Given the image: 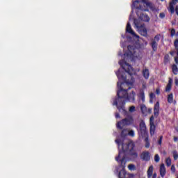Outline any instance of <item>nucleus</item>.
<instances>
[{"label": "nucleus", "mask_w": 178, "mask_h": 178, "mask_svg": "<svg viewBox=\"0 0 178 178\" xmlns=\"http://www.w3.org/2000/svg\"><path fill=\"white\" fill-rule=\"evenodd\" d=\"M165 165L166 166L169 167L172 165V159H170V157H168L165 159Z\"/></svg>", "instance_id": "obj_26"}, {"label": "nucleus", "mask_w": 178, "mask_h": 178, "mask_svg": "<svg viewBox=\"0 0 178 178\" xmlns=\"http://www.w3.org/2000/svg\"><path fill=\"white\" fill-rule=\"evenodd\" d=\"M171 171L172 173H175L176 172V167H175V165H171Z\"/></svg>", "instance_id": "obj_35"}, {"label": "nucleus", "mask_w": 178, "mask_h": 178, "mask_svg": "<svg viewBox=\"0 0 178 178\" xmlns=\"http://www.w3.org/2000/svg\"><path fill=\"white\" fill-rule=\"evenodd\" d=\"M175 13H176V15H178V6H175Z\"/></svg>", "instance_id": "obj_45"}, {"label": "nucleus", "mask_w": 178, "mask_h": 178, "mask_svg": "<svg viewBox=\"0 0 178 178\" xmlns=\"http://www.w3.org/2000/svg\"><path fill=\"white\" fill-rule=\"evenodd\" d=\"M136 5L137 6H140V5H142V6L149 8L151 10H155V6H154L152 3L148 1V0H141V1H139V3H137Z\"/></svg>", "instance_id": "obj_8"}, {"label": "nucleus", "mask_w": 178, "mask_h": 178, "mask_svg": "<svg viewBox=\"0 0 178 178\" xmlns=\"http://www.w3.org/2000/svg\"><path fill=\"white\" fill-rule=\"evenodd\" d=\"M170 35H171V37H175V35H177V37H178V32L176 33L175 29H171Z\"/></svg>", "instance_id": "obj_25"}, {"label": "nucleus", "mask_w": 178, "mask_h": 178, "mask_svg": "<svg viewBox=\"0 0 178 178\" xmlns=\"http://www.w3.org/2000/svg\"><path fill=\"white\" fill-rule=\"evenodd\" d=\"M140 159H142V161H145V162L151 161V154L149 153V152H143L140 154Z\"/></svg>", "instance_id": "obj_9"}, {"label": "nucleus", "mask_w": 178, "mask_h": 178, "mask_svg": "<svg viewBox=\"0 0 178 178\" xmlns=\"http://www.w3.org/2000/svg\"><path fill=\"white\" fill-rule=\"evenodd\" d=\"M115 118L116 119L120 118V114H119V113H115Z\"/></svg>", "instance_id": "obj_40"}, {"label": "nucleus", "mask_w": 178, "mask_h": 178, "mask_svg": "<svg viewBox=\"0 0 178 178\" xmlns=\"http://www.w3.org/2000/svg\"><path fill=\"white\" fill-rule=\"evenodd\" d=\"M115 74L118 79L122 80V83L118 82V87L119 90L117 92V97L115 101L113 102V105H115L118 108V106L120 105L122 102H124V105H126V102L123 100V99L128 98L129 95L127 92L129 90H131V87L129 86L130 84L127 82V77L126 76V72H120V70H118Z\"/></svg>", "instance_id": "obj_1"}, {"label": "nucleus", "mask_w": 178, "mask_h": 178, "mask_svg": "<svg viewBox=\"0 0 178 178\" xmlns=\"http://www.w3.org/2000/svg\"><path fill=\"white\" fill-rule=\"evenodd\" d=\"M156 94H157V95H159L161 94V90H159V88H157L156 90Z\"/></svg>", "instance_id": "obj_39"}, {"label": "nucleus", "mask_w": 178, "mask_h": 178, "mask_svg": "<svg viewBox=\"0 0 178 178\" xmlns=\"http://www.w3.org/2000/svg\"><path fill=\"white\" fill-rule=\"evenodd\" d=\"M115 143H116L118 145H120V140L116 139V140H115Z\"/></svg>", "instance_id": "obj_44"}, {"label": "nucleus", "mask_w": 178, "mask_h": 178, "mask_svg": "<svg viewBox=\"0 0 178 178\" xmlns=\"http://www.w3.org/2000/svg\"><path fill=\"white\" fill-rule=\"evenodd\" d=\"M129 134V130L127 129H122L120 136L122 138H126Z\"/></svg>", "instance_id": "obj_19"}, {"label": "nucleus", "mask_w": 178, "mask_h": 178, "mask_svg": "<svg viewBox=\"0 0 178 178\" xmlns=\"http://www.w3.org/2000/svg\"><path fill=\"white\" fill-rule=\"evenodd\" d=\"M150 45L154 52H156V51H158V42H156L155 40H152Z\"/></svg>", "instance_id": "obj_16"}, {"label": "nucleus", "mask_w": 178, "mask_h": 178, "mask_svg": "<svg viewBox=\"0 0 178 178\" xmlns=\"http://www.w3.org/2000/svg\"><path fill=\"white\" fill-rule=\"evenodd\" d=\"M149 133L150 136H154L155 134V130H156V126H155V117L152 115L149 118Z\"/></svg>", "instance_id": "obj_7"}, {"label": "nucleus", "mask_w": 178, "mask_h": 178, "mask_svg": "<svg viewBox=\"0 0 178 178\" xmlns=\"http://www.w3.org/2000/svg\"><path fill=\"white\" fill-rule=\"evenodd\" d=\"M168 104H173V93H170L167 97Z\"/></svg>", "instance_id": "obj_21"}, {"label": "nucleus", "mask_w": 178, "mask_h": 178, "mask_svg": "<svg viewBox=\"0 0 178 178\" xmlns=\"http://www.w3.org/2000/svg\"><path fill=\"white\" fill-rule=\"evenodd\" d=\"M170 62V56L169 54H165L164 56V65H168Z\"/></svg>", "instance_id": "obj_23"}, {"label": "nucleus", "mask_w": 178, "mask_h": 178, "mask_svg": "<svg viewBox=\"0 0 178 178\" xmlns=\"http://www.w3.org/2000/svg\"><path fill=\"white\" fill-rule=\"evenodd\" d=\"M162 2H163V1H165V0H161Z\"/></svg>", "instance_id": "obj_50"}, {"label": "nucleus", "mask_w": 178, "mask_h": 178, "mask_svg": "<svg viewBox=\"0 0 178 178\" xmlns=\"http://www.w3.org/2000/svg\"><path fill=\"white\" fill-rule=\"evenodd\" d=\"M177 56H178V48H177Z\"/></svg>", "instance_id": "obj_49"}, {"label": "nucleus", "mask_w": 178, "mask_h": 178, "mask_svg": "<svg viewBox=\"0 0 178 178\" xmlns=\"http://www.w3.org/2000/svg\"><path fill=\"white\" fill-rule=\"evenodd\" d=\"M149 97L151 98V99H154V98H155V94L154 93H150L149 94Z\"/></svg>", "instance_id": "obj_38"}, {"label": "nucleus", "mask_w": 178, "mask_h": 178, "mask_svg": "<svg viewBox=\"0 0 178 178\" xmlns=\"http://www.w3.org/2000/svg\"><path fill=\"white\" fill-rule=\"evenodd\" d=\"M174 47L177 49L178 48V39H176L174 42Z\"/></svg>", "instance_id": "obj_34"}, {"label": "nucleus", "mask_w": 178, "mask_h": 178, "mask_svg": "<svg viewBox=\"0 0 178 178\" xmlns=\"http://www.w3.org/2000/svg\"><path fill=\"white\" fill-rule=\"evenodd\" d=\"M140 111H141L143 115H145V113H147V106H145V104H141L140 105Z\"/></svg>", "instance_id": "obj_24"}, {"label": "nucleus", "mask_w": 178, "mask_h": 178, "mask_svg": "<svg viewBox=\"0 0 178 178\" xmlns=\"http://www.w3.org/2000/svg\"><path fill=\"white\" fill-rule=\"evenodd\" d=\"M163 136H161L160 138H159V140H158L159 145H162V140H163Z\"/></svg>", "instance_id": "obj_32"}, {"label": "nucleus", "mask_w": 178, "mask_h": 178, "mask_svg": "<svg viewBox=\"0 0 178 178\" xmlns=\"http://www.w3.org/2000/svg\"><path fill=\"white\" fill-rule=\"evenodd\" d=\"M174 60H175L176 65H178V56L175 57Z\"/></svg>", "instance_id": "obj_41"}, {"label": "nucleus", "mask_w": 178, "mask_h": 178, "mask_svg": "<svg viewBox=\"0 0 178 178\" xmlns=\"http://www.w3.org/2000/svg\"><path fill=\"white\" fill-rule=\"evenodd\" d=\"M165 13H161L160 14H159V17L161 18V19H165Z\"/></svg>", "instance_id": "obj_36"}, {"label": "nucleus", "mask_w": 178, "mask_h": 178, "mask_svg": "<svg viewBox=\"0 0 178 178\" xmlns=\"http://www.w3.org/2000/svg\"><path fill=\"white\" fill-rule=\"evenodd\" d=\"M154 165H150L147 171V178H156V172L154 174ZM153 174V175H152Z\"/></svg>", "instance_id": "obj_10"}, {"label": "nucleus", "mask_w": 178, "mask_h": 178, "mask_svg": "<svg viewBox=\"0 0 178 178\" xmlns=\"http://www.w3.org/2000/svg\"><path fill=\"white\" fill-rule=\"evenodd\" d=\"M128 136L130 137H134L136 136V134L134 133V130L128 131Z\"/></svg>", "instance_id": "obj_29"}, {"label": "nucleus", "mask_w": 178, "mask_h": 178, "mask_svg": "<svg viewBox=\"0 0 178 178\" xmlns=\"http://www.w3.org/2000/svg\"><path fill=\"white\" fill-rule=\"evenodd\" d=\"M127 49L129 52L127 54V56H129V55L134 56L136 54V47H134V46L129 45Z\"/></svg>", "instance_id": "obj_11"}, {"label": "nucleus", "mask_w": 178, "mask_h": 178, "mask_svg": "<svg viewBox=\"0 0 178 178\" xmlns=\"http://www.w3.org/2000/svg\"><path fill=\"white\" fill-rule=\"evenodd\" d=\"M126 31L127 33L131 34V35H136V32H134V31H133V29H131V25H130V22H127V24Z\"/></svg>", "instance_id": "obj_14"}, {"label": "nucleus", "mask_w": 178, "mask_h": 178, "mask_svg": "<svg viewBox=\"0 0 178 178\" xmlns=\"http://www.w3.org/2000/svg\"><path fill=\"white\" fill-rule=\"evenodd\" d=\"M137 3H140V1L137 0L134 1L133 5L134 8L136 9V15L140 20L142 22H149V17L148 15L143 13V12H148V8L145 6H143L139 4L137 6Z\"/></svg>", "instance_id": "obj_4"}, {"label": "nucleus", "mask_w": 178, "mask_h": 178, "mask_svg": "<svg viewBox=\"0 0 178 178\" xmlns=\"http://www.w3.org/2000/svg\"><path fill=\"white\" fill-rule=\"evenodd\" d=\"M166 175V168H165V164L162 163L160 165V175L161 177H165Z\"/></svg>", "instance_id": "obj_15"}, {"label": "nucleus", "mask_w": 178, "mask_h": 178, "mask_svg": "<svg viewBox=\"0 0 178 178\" xmlns=\"http://www.w3.org/2000/svg\"><path fill=\"white\" fill-rule=\"evenodd\" d=\"M134 23H136V20H134Z\"/></svg>", "instance_id": "obj_51"}, {"label": "nucleus", "mask_w": 178, "mask_h": 178, "mask_svg": "<svg viewBox=\"0 0 178 178\" xmlns=\"http://www.w3.org/2000/svg\"><path fill=\"white\" fill-rule=\"evenodd\" d=\"M129 111L131 113H133V112H136V106H130Z\"/></svg>", "instance_id": "obj_31"}, {"label": "nucleus", "mask_w": 178, "mask_h": 178, "mask_svg": "<svg viewBox=\"0 0 178 178\" xmlns=\"http://www.w3.org/2000/svg\"><path fill=\"white\" fill-rule=\"evenodd\" d=\"M148 112H149V113H152V108H148Z\"/></svg>", "instance_id": "obj_47"}, {"label": "nucleus", "mask_w": 178, "mask_h": 178, "mask_svg": "<svg viewBox=\"0 0 178 178\" xmlns=\"http://www.w3.org/2000/svg\"><path fill=\"white\" fill-rule=\"evenodd\" d=\"M145 148H149L151 143H149V138L148 136L145 138Z\"/></svg>", "instance_id": "obj_22"}, {"label": "nucleus", "mask_w": 178, "mask_h": 178, "mask_svg": "<svg viewBox=\"0 0 178 178\" xmlns=\"http://www.w3.org/2000/svg\"><path fill=\"white\" fill-rule=\"evenodd\" d=\"M140 95H141L142 101L144 102V101H145V96L144 95V92H142Z\"/></svg>", "instance_id": "obj_37"}, {"label": "nucleus", "mask_w": 178, "mask_h": 178, "mask_svg": "<svg viewBox=\"0 0 178 178\" xmlns=\"http://www.w3.org/2000/svg\"><path fill=\"white\" fill-rule=\"evenodd\" d=\"M161 35H156L154 36V39H153L152 41H155L156 42H159V40H161Z\"/></svg>", "instance_id": "obj_27"}, {"label": "nucleus", "mask_w": 178, "mask_h": 178, "mask_svg": "<svg viewBox=\"0 0 178 178\" xmlns=\"http://www.w3.org/2000/svg\"><path fill=\"white\" fill-rule=\"evenodd\" d=\"M161 161V158L159 157V154H155L154 156V161L158 163Z\"/></svg>", "instance_id": "obj_30"}, {"label": "nucleus", "mask_w": 178, "mask_h": 178, "mask_svg": "<svg viewBox=\"0 0 178 178\" xmlns=\"http://www.w3.org/2000/svg\"><path fill=\"white\" fill-rule=\"evenodd\" d=\"M139 33L140 35H143V37H148V31H147V28L145 27L141 28Z\"/></svg>", "instance_id": "obj_17"}, {"label": "nucleus", "mask_w": 178, "mask_h": 178, "mask_svg": "<svg viewBox=\"0 0 178 178\" xmlns=\"http://www.w3.org/2000/svg\"><path fill=\"white\" fill-rule=\"evenodd\" d=\"M172 84H173V79L169 78L168 83L165 87V92H170V90H172Z\"/></svg>", "instance_id": "obj_13"}, {"label": "nucleus", "mask_w": 178, "mask_h": 178, "mask_svg": "<svg viewBox=\"0 0 178 178\" xmlns=\"http://www.w3.org/2000/svg\"><path fill=\"white\" fill-rule=\"evenodd\" d=\"M143 77L146 79L148 80L149 79V70L148 69H145L142 72Z\"/></svg>", "instance_id": "obj_18"}, {"label": "nucleus", "mask_w": 178, "mask_h": 178, "mask_svg": "<svg viewBox=\"0 0 178 178\" xmlns=\"http://www.w3.org/2000/svg\"><path fill=\"white\" fill-rule=\"evenodd\" d=\"M177 140H178L177 136H175V137H174V141H175V143L177 142Z\"/></svg>", "instance_id": "obj_46"}, {"label": "nucleus", "mask_w": 178, "mask_h": 178, "mask_svg": "<svg viewBox=\"0 0 178 178\" xmlns=\"http://www.w3.org/2000/svg\"><path fill=\"white\" fill-rule=\"evenodd\" d=\"M175 86H178V79L177 78L175 79Z\"/></svg>", "instance_id": "obj_43"}, {"label": "nucleus", "mask_w": 178, "mask_h": 178, "mask_svg": "<svg viewBox=\"0 0 178 178\" xmlns=\"http://www.w3.org/2000/svg\"><path fill=\"white\" fill-rule=\"evenodd\" d=\"M172 73L175 76H177V74H178V67H177V65L176 64H173L172 65Z\"/></svg>", "instance_id": "obj_20"}, {"label": "nucleus", "mask_w": 178, "mask_h": 178, "mask_svg": "<svg viewBox=\"0 0 178 178\" xmlns=\"http://www.w3.org/2000/svg\"><path fill=\"white\" fill-rule=\"evenodd\" d=\"M119 64L126 73H128L129 76H133V67L131 65L123 60H120Z\"/></svg>", "instance_id": "obj_5"}, {"label": "nucleus", "mask_w": 178, "mask_h": 178, "mask_svg": "<svg viewBox=\"0 0 178 178\" xmlns=\"http://www.w3.org/2000/svg\"><path fill=\"white\" fill-rule=\"evenodd\" d=\"M154 118L159 116V102H156L154 107Z\"/></svg>", "instance_id": "obj_12"}, {"label": "nucleus", "mask_w": 178, "mask_h": 178, "mask_svg": "<svg viewBox=\"0 0 178 178\" xmlns=\"http://www.w3.org/2000/svg\"><path fill=\"white\" fill-rule=\"evenodd\" d=\"M172 155H173L174 161H177V159H178L177 151L174 150L172 152Z\"/></svg>", "instance_id": "obj_28"}, {"label": "nucleus", "mask_w": 178, "mask_h": 178, "mask_svg": "<svg viewBox=\"0 0 178 178\" xmlns=\"http://www.w3.org/2000/svg\"><path fill=\"white\" fill-rule=\"evenodd\" d=\"M135 147L136 145L133 141L127 144L122 143V150L119 152L118 156L115 157V161L120 163V168H122V170L126 168V154L131 156L133 159L138 158V153L134 150Z\"/></svg>", "instance_id": "obj_2"}, {"label": "nucleus", "mask_w": 178, "mask_h": 178, "mask_svg": "<svg viewBox=\"0 0 178 178\" xmlns=\"http://www.w3.org/2000/svg\"><path fill=\"white\" fill-rule=\"evenodd\" d=\"M128 168H129V170H133V169H134V168H136V165H134L133 164H130L128 165Z\"/></svg>", "instance_id": "obj_33"}, {"label": "nucleus", "mask_w": 178, "mask_h": 178, "mask_svg": "<svg viewBox=\"0 0 178 178\" xmlns=\"http://www.w3.org/2000/svg\"><path fill=\"white\" fill-rule=\"evenodd\" d=\"M172 104H173L174 105H176V104H177V102H176V100H173Z\"/></svg>", "instance_id": "obj_48"}, {"label": "nucleus", "mask_w": 178, "mask_h": 178, "mask_svg": "<svg viewBox=\"0 0 178 178\" xmlns=\"http://www.w3.org/2000/svg\"><path fill=\"white\" fill-rule=\"evenodd\" d=\"M175 54H176V51H170V55H171V56H173V55H175Z\"/></svg>", "instance_id": "obj_42"}, {"label": "nucleus", "mask_w": 178, "mask_h": 178, "mask_svg": "<svg viewBox=\"0 0 178 178\" xmlns=\"http://www.w3.org/2000/svg\"><path fill=\"white\" fill-rule=\"evenodd\" d=\"M117 109H118L119 112L123 113L124 116L127 117L117 123V129L123 130L124 126H131V124L134 123V118H133V116L126 111L124 102L118 105Z\"/></svg>", "instance_id": "obj_3"}, {"label": "nucleus", "mask_w": 178, "mask_h": 178, "mask_svg": "<svg viewBox=\"0 0 178 178\" xmlns=\"http://www.w3.org/2000/svg\"><path fill=\"white\" fill-rule=\"evenodd\" d=\"M140 130V136L143 138H145L148 137V131H147V126L145 125V122L144 121H141L139 124Z\"/></svg>", "instance_id": "obj_6"}]
</instances>
